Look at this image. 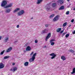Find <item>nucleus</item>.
Listing matches in <instances>:
<instances>
[{
  "instance_id": "obj_1",
  "label": "nucleus",
  "mask_w": 75,
  "mask_h": 75,
  "mask_svg": "<svg viewBox=\"0 0 75 75\" xmlns=\"http://www.w3.org/2000/svg\"><path fill=\"white\" fill-rule=\"evenodd\" d=\"M36 55H37V53H35L33 54L32 57V58L29 59V61L30 62H33V61H34Z\"/></svg>"
},
{
  "instance_id": "obj_2",
  "label": "nucleus",
  "mask_w": 75,
  "mask_h": 75,
  "mask_svg": "<svg viewBox=\"0 0 75 75\" xmlns=\"http://www.w3.org/2000/svg\"><path fill=\"white\" fill-rule=\"evenodd\" d=\"M7 1L5 0H4L2 1L1 6V7H4L6 4H7Z\"/></svg>"
},
{
  "instance_id": "obj_3",
  "label": "nucleus",
  "mask_w": 75,
  "mask_h": 75,
  "mask_svg": "<svg viewBox=\"0 0 75 75\" xmlns=\"http://www.w3.org/2000/svg\"><path fill=\"white\" fill-rule=\"evenodd\" d=\"M59 16L58 15L56 16L53 19V21L54 22L57 21L59 20Z\"/></svg>"
},
{
  "instance_id": "obj_4",
  "label": "nucleus",
  "mask_w": 75,
  "mask_h": 75,
  "mask_svg": "<svg viewBox=\"0 0 75 75\" xmlns=\"http://www.w3.org/2000/svg\"><path fill=\"white\" fill-rule=\"evenodd\" d=\"M51 33H49L47 35V37L45 39V41H47L48 39L50 38L51 37Z\"/></svg>"
},
{
  "instance_id": "obj_5",
  "label": "nucleus",
  "mask_w": 75,
  "mask_h": 75,
  "mask_svg": "<svg viewBox=\"0 0 75 75\" xmlns=\"http://www.w3.org/2000/svg\"><path fill=\"white\" fill-rule=\"evenodd\" d=\"M50 56H52L51 58V59H54L55 58V57H56V54H55L54 53H52L50 54Z\"/></svg>"
},
{
  "instance_id": "obj_6",
  "label": "nucleus",
  "mask_w": 75,
  "mask_h": 75,
  "mask_svg": "<svg viewBox=\"0 0 75 75\" xmlns=\"http://www.w3.org/2000/svg\"><path fill=\"white\" fill-rule=\"evenodd\" d=\"M24 13V11L23 10H22L18 13V16H21V15L23 14Z\"/></svg>"
},
{
  "instance_id": "obj_7",
  "label": "nucleus",
  "mask_w": 75,
  "mask_h": 75,
  "mask_svg": "<svg viewBox=\"0 0 75 75\" xmlns=\"http://www.w3.org/2000/svg\"><path fill=\"white\" fill-rule=\"evenodd\" d=\"M48 29H45L42 30V32L41 33V34H43L47 33L48 32Z\"/></svg>"
},
{
  "instance_id": "obj_8",
  "label": "nucleus",
  "mask_w": 75,
  "mask_h": 75,
  "mask_svg": "<svg viewBox=\"0 0 75 75\" xmlns=\"http://www.w3.org/2000/svg\"><path fill=\"white\" fill-rule=\"evenodd\" d=\"M4 67V64L3 63H1L0 64V69H2Z\"/></svg>"
},
{
  "instance_id": "obj_9",
  "label": "nucleus",
  "mask_w": 75,
  "mask_h": 75,
  "mask_svg": "<svg viewBox=\"0 0 75 75\" xmlns=\"http://www.w3.org/2000/svg\"><path fill=\"white\" fill-rule=\"evenodd\" d=\"M31 50V47H30L28 46H27L26 47V51H30Z\"/></svg>"
},
{
  "instance_id": "obj_10",
  "label": "nucleus",
  "mask_w": 75,
  "mask_h": 75,
  "mask_svg": "<svg viewBox=\"0 0 75 75\" xmlns=\"http://www.w3.org/2000/svg\"><path fill=\"white\" fill-rule=\"evenodd\" d=\"M13 49V47H10L6 50V52H9L10 51H11V50Z\"/></svg>"
},
{
  "instance_id": "obj_11",
  "label": "nucleus",
  "mask_w": 75,
  "mask_h": 75,
  "mask_svg": "<svg viewBox=\"0 0 75 75\" xmlns=\"http://www.w3.org/2000/svg\"><path fill=\"white\" fill-rule=\"evenodd\" d=\"M59 2L60 4H63L64 3V1L63 0H59V2L58 1V2L59 3Z\"/></svg>"
},
{
  "instance_id": "obj_12",
  "label": "nucleus",
  "mask_w": 75,
  "mask_h": 75,
  "mask_svg": "<svg viewBox=\"0 0 75 75\" xmlns=\"http://www.w3.org/2000/svg\"><path fill=\"white\" fill-rule=\"evenodd\" d=\"M5 12L6 13H10V11H11V9H6L5 10Z\"/></svg>"
},
{
  "instance_id": "obj_13",
  "label": "nucleus",
  "mask_w": 75,
  "mask_h": 75,
  "mask_svg": "<svg viewBox=\"0 0 75 75\" xmlns=\"http://www.w3.org/2000/svg\"><path fill=\"white\" fill-rule=\"evenodd\" d=\"M43 1V0H38V1L37 2L36 4H38L40 3H41Z\"/></svg>"
},
{
  "instance_id": "obj_14",
  "label": "nucleus",
  "mask_w": 75,
  "mask_h": 75,
  "mask_svg": "<svg viewBox=\"0 0 75 75\" xmlns=\"http://www.w3.org/2000/svg\"><path fill=\"white\" fill-rule=\"evenodd\" d=\"M20 10V8H17L15 9L13 11V13H16V12L18 11H19Z\"/></svg>"
},
{
  "instance_id": "obj_15",
  "label": "nucleus",
  "mask_w": 75,
  "mask_h": 75,
  "mask_svg": "<svg viewBox=\"0 0 75 75\" xmlns=\"http://www.w3.org/2000/svg\"><path fill=\"white\" fill-rule=\"evenodd\" d=\"M61 59L63 60V61L66 60V58L64 56H62L61 57Z\"/></svg>"
},
{
  "instance_id": "obj_16",
  "label": "nucleus",
  "mask_w": 75,
  "mask_h": 75,
  "mask_svg": "<svg viewBox=\"0 0 75 75\" xmlns=\"http://www.w3.org/2000/svg\"><path fill=\"white\" fill-rule=\"evenodd\" d=\"M12 4H10L8 5L7 6H6V8H9V7H12Z\"/></svg>"
},
{
  "instance_id": "obj_17",
  "label": "nucleus",
  "mask_w": 75,
  "mask_h": 75,
  "mask_svg": "<svg viewBox=\"0 0 75 75\" xmlns=\"http://www.w3.org/2000/svg\"><path fill=\"white\" fill-rule=\"evenodd\" d=\"M64 6H62L59 8V10H64Z\"/></svg>"
},
{
  "instance_id": "obj_18",
  "label": "nucleus",
  "mask_w": 75,
  "mask_h": 75,
  "mask_svg": "<svg viewBox=\"0 0 75 75\" xmlns=\"http://www.w3.org/2000/svg\"><path fill=\"white\" fill-rule=\"evenodd\" d=\"M61 28H58L56 30V32L57 33H59V32L61 31Z\"/></svg>"
},
{
  "instance_id": "obj_19",
  "label": "nucleus",
  "mask_w": 75,
  "mask_h": 75,
  "mask_svg": "<svg viewBox=\"0 0 75 75\" xmlns=\"http://www.w3.org/2000/svg\"><path fill=\"white\" fill-rule=\"evenodd\" d=\"M29 63L28 62H26L24 64V65L25 66H28V65Z\"/></svg>"
},
{
  "instance_id": "obj_20",
  "label": "nucleus",
  "mask_w": 75,
  "mask_h": 75,
  "mask_svg": "<svg viewBox=\"0 0 75 75\" xmlns=\"http://www.w3.org/2000/svg\"><path fill=\"white\" fill-rule=\"evenodd\" d=\"M56 3H53L52 4V7H55L56 6Z\"/></svg>"
},
{
  "instance_id": "obj_21",
  "label": "nucleus",
  "mask_w": 75,
  "mask_h": 75,
  "mask_svg": "<svg viewBox=\"0 0 75 75\" xmlns=\"http://www.w3.org/2000/svg\"><path fill=\"white\" fill-rule=\"evenodd\" d=\"M8 40V38L6 37V38L5 39L4 41L5 42H6Z\"/></svg>"
},
{
  "instance_id": "obj_22",
  "label": "nucleus",
  "mask_w": 75,
  "mask_h": 75,
  "mask_svg": "<svg viewBox=\"0 0 75 75\" xmlns=\"http://www.w3.org/2000/svg\"><path fill=\"white\" fill-rule=\"evenodd\" d=\"M68 51L72 53H74V50H72L71 49L70 50H69Z\"/></svg>"
},
{
  "instance_id": "obj_23",
  "label": "nucleus",
  "mask_w": 75,
  "mask_h": 75,
  "mask_svg": "<svg viewBox=\"0 0 75 75\" xmlns=\"http://www.w3.org/2000/svg\"><path fill=\"white\" fill-rule=\"evenodd\" d=\"M55 16V14H53L52 15H51L50 17V18H52V17H53L54 16Z\"/></svg>"
},
{
  "instance_id": "obj_24",
  "label": "nucleus",
  "mask_w": 75,
  "mask_h": 75,
  "mask_svg": "<svg viewBox=\"0 0 75 75\" xmlns=\"http://www.w3.org/2000/svg\"><path fill=\"white\" fill-rule=\"evenodd\" d=\"M55 40H54V39H52L50 40V43H51V42H53L54 41H55Z\"/></svg>"
},
{
  "instance_id": "obj_25",
  "label": "nucleus",
  "mask_w": 75,
  "mask_h": 75,
  "mask_svg": "<svg viewBox=\"0 0 75 75\" xmlns=\"http://www.w3.org/2000/svg\"><path fill=\"white\" fill-rule=\"evenodd\" d=\"M10 57V56H6L4 57V59H7V58H8Z\"/></svg>"
},
{
  "instance_id": "obj_26",
  "label": "nucleus",
  "mask_w": 75,
  "mask_h": 75,
  "mask_svg": "<svg viewBox=\"0 0 75 75\" xmlns=\"http://www.w3.org/2000/svg\"><path fill=\"white\" fill-rule=\"evenodd\" d=\"M16 70H17V67H14L13 68V71L14 72V71H16Z\"/></svg>"
},
{
  "instance_id": "obj_27",
  "label": "nucleus",
  "mask_w": 75,
  "mask_h": 75,
  "mask_svg": "<svg viewBox=\"0 0 75 75\" xmlns=\"http://www.w3.org/2000/svg\"><path fill=\"white\" fill-rule=\"evenodd\" d=\"M67 22H65L63 24V27H65L66 25H67Z\"/></svg>"
},
{
  "instance_id": "obj_28",
  "label": "nucleus",
  "mask_w": 75,
  "mask_h": 75,
  "mask_svg": "<svg viewBox=\"0 0 75 75\" xmlns=\"http://www.w3.org/2000/svg\"><path fill=\"white\" fill-rule=\"evenodd\" d=\"M69 36V35L68 34H67L66 35L65 37L66 38H68V37Z\"/></svg>"
},
{
  "instance_id": "obj_29",
  "label": "nucleus",
  "mask_w": 75,
  "mask_h": 75,
  "mask_svg": "<svg viewBox=\"0 0 75 75\" xmlns=\"http://www.w3.org/2000/svg\"><path fill=\"white\" fill-rule=\"evenodd\" d=\"M4 50H3V51L1 52L0 55H3L4 54Z\"/></svg>"
},
{
  "instance_id": "obj_30",
  "label": "nucleus",
  "mask_w": 75,
  "mask_h": 75,
  "mask_svg": "<svg viewBox=\"0 0 75 75\" xmlns=\"http://www.w3.org/2000/svg\"><path fill=\"white\" fill-rule=\"evenodd\" d=\"M50 43H51V45H53L55 44V43H54V42H51Z\"/></svg>"
},
{
  "instance_id": "obj_31",
  "label": "nucleus",
  "mask_w": 75,
  "mask_h": 75,
  "mask_svg": "<svg viewBox=\"0 0 75 75\" xmlns=\"http://www.w3.org/2000/svg\"><path fill=\"white\" fill-rule=\"evenodd\" d=\"M69 14V11H67L66 13V14L68 15Z\"/></svg>"
},
{
  "instance_id": "obj_32",
  "label": "nucleus",
  "mask_w": 75,
  "mask_h": 75,
  "mask_svg": "<svg viewBox=\"0 0 75 75\" xmlns=\"http://www.w3.org/2000/svg\"><path fill=\"white\" fill-rule=\"evenodd\" d=\"M51 8L50 7H48L47 8H46V9L47 10H49Z\"/></svg>"
},
{
  "instance_id": "obj_33",
  "label": "nucleus",
  "mask_w": 75,
  "mask_h": 75,
  "mask_svg": "<svg viewBox=\"0 0 75 75\" xmlns=\"http://www.w3.org/2000/svg\"><path fill=\"white\" fill-rule=\"evenodd\" d=\"M35 43H37L38 42V40H35Z\"/></svg>"
},
{
  "instance_id": "obj_34",
  "label": "nucleus",
  "mask_w": 75,
  "mask_h": 75,
  "mask_svg": "<svg viewBox=\"0 0 75 75\" xmlns=\"http://www.w3.org/2000/svg\"><path fill=\"white\" fill-rule=\"evenodd\" d=\"M34 53V52H32L30 54V55L31 57V55L33 54V53Z\"/></svg>"
},
{
  "instance_id": "obj_35",
  "label": "nucleus",
  "mask_w": 75,
  "mask_h": 75,
  "mask_svg": "<svg viewBox=\"0 0 75 75\" xmlns=\"http://www.w3.org/2000/svg\"><path fill=\"white\" fill-rule=\"evenodd\" d=\"M74 19H73L71 21V23H74Z\"/></svg>"
},
{
  "instance_id": "obj_36",
  "label": "nucleus",
  "mask_w": 75,
  "mask_h": 75,
  "mask_svg": "<svg viewBox=\"0 0 75 75\" xmlns=\"http://www.w3.org/2000/svg\"><path fill=\"white\" fill-rule=\"evenodd\" d=\"M45 26L46 27H48V24L45 25Z\"/></svg>"
},
{
  "instance_id": "obj_37",
  "label": "nucleus",
  "mask_w": 75,
  "mask_h": 75,
  "mask_svg": "<svg viewBox=\"0 0 75 75\" xmlns=\"http://www.w3.org/2000/svg\"><path fill=\"white\" fill-rule=\"evenodd\" d=\"M65 33H64L62 35V37H64V36L65 35Z\"/></svg>"
},
{
  "instance_id": "obj_38",
  "label": "nucleus",
  "mask_w": 75,
  "mask_h": 75,
  "mask_svg": "<svg viewBox=\"0 0 75 75\" xmlns=\"http://www.w3.org/2000/svg\"><path fill=\"white\" fill-rule=\"evenodd\" d=\"M72 33L73 34H75V30H74V31H73L72 32Z\"/></svg>"
},
{
  "instance_id": "obj_39",
  "label": "nucleus",
  "mask_w": 75,
  "mask_h": 75,
  "mask_svg": "<svg viewBox=\"0 0 75 75\" xmlns=\"http://www.w3.org/2000/svg\"><path fill=\"white\" fill-rule=\"evenodd\" d=\"M16 63H13L12 64V65H15Z\"/></svg>"
},
{
  "instance_id": "obj_40",
  "label": "nucleus",
  "mask_w": 75,
  "mask_h": 75,
  "mask_svg": "<svg viewBox=\"0 0 75 75\" xmlns=\"http://www.w3.org/2000/svg\"><path fill=\"white\" fill-rule=\"evenodd\" d=\"M20 26H19V25H17V28H19V27Z\"/></svg>"
},
{
  "instance_id": "obj_41",
  "label": "nucleus",
  "mask_w": 75,
  "mask_h": 75,
  "mask_svg": "<svg viewBox=\"0 0 75 75\" xmlns=\"http://www.w3.org/2000/svg\"><path fill=\"white\" fill-rule=\"evenodd\" d=\"M63 32H64V31L62 30V31H61L60 33H62Z\"/></svg>"
},
{
  "instance_id": "obj_42",
  "label": "nucleus",
  "mask_w": 75,
  "mask_h": 75,
  "mask_svg": "<svg viewBox=\"0 0 75 75\" xmlns=\"http://www.w3.org/2000/svg\"><path fill=\"white\" fill-rule=\"evenodd\" d=\"M73 10L74 11H75V8H73Z\"/></svg>"
},
{
  "instance_id": "obj_43",
  "label": "nucleus",
  "mask_w": 75,
  "mask_h": 75,
  "mask_svg": "<svg viewBox=\"0 0 75 75\" xmlns=\"http://www.w3.org/2000/svg\"><path fill=\"white\" fill-rule=\"evenodd\" d=\"M11 71H13V69H11Z\"/></svg>"
},
{
  "instance_id": "obj_44",
  "label": "nucleus",
  "mask_w": 75,
  "mask_h": 75,
  "mask_svg": "<svg viewBox=\"0 0 75 75\" xmlns=\"http://www.w3.org/2000/svg\"><path fill=\"white\" fill-rule=\"evenodd\" d=\"M1 39V37L0 36V40Z\"/></svg>"
},
{
  "instance_id": "obj_45",
  "label": "nucleus",
  "mask_w": 75,
  "mask_h": 75,
  "mask_svg": "<svg viewBox=\"0 0 75 75\" xmlns=\"http://www.w3.org/2000/svg\"><path fill=\"white\" fill-rule=\"evenodd\" d=\"M46 47H47V46H45L44 47V48H46Z\"/></svg>"
},
{
  "instance_id": "obj_46",
  "label": "nucleus",
  "mask_w": 75,
  "mask_h": 75,
  "mask_svg": "<svg viewBox=\"0 0 75 75\" xmlns=\"http://www.w3.org/2000/svg\"><path fill=\"white\" fill-rule=\"evenodd\" d=\"M67 1H69V0H67Z\"/></svg>"
},
{
  "instance_id": "obj_47",
  "label": "nucleus",
  "mask_w": 75,
  "mask_h": 75,
  "mask_svg": "<svg viewBox=\"0 0 75 75\" xmlns=\"http://www.w3.org/2000/svg\"><path fill=\"white\" fill-rule=\"evenodd\" d=\"M31 19H33V18H31Z\"/></svg>"
}]
</instances>
